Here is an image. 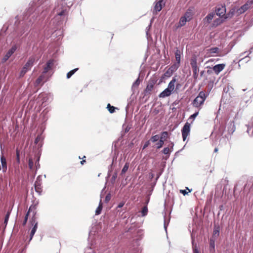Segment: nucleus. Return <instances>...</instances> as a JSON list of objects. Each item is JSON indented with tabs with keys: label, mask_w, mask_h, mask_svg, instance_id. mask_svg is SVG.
<instances>
[{
	"label": "nucleus",
	"mask_w": 253,
	"mask_h": 253,
	"mask_svg": "<svg viewBox=\"0 0 253 253\" xmlns=\"http://www.w3.org/2000/svg\"><path fill=\"white\" fill-rule=\"evenodd\" d=\"M208 94H206L205 91H201L198 96L194 99L192 102L193 106L201 109L203 105L206 98L208 96Z\"/></svg>",
	"instance_id": "obj_1"
},
{
	"label": "nucleus",
	"mask_w": 253,
	"mask_h": 253,
	"mask_svg": "<svg viewBox=\"0 0 253 253\" xmlns=\"http://www.w3.org/2000/svg\"><path fill=\"white\" fill-rule=\"evenodd\" d=\"M36 61V58L35 56H32L30 57L27 62L23 66L22 69L20 73V77H22L29 70H31L32 67L33 66L34 63Z\"/></svg>",
	"instance_id": "obj_2"
},
{
	"label": "nucleus",
	"mask_w": 253,
	"mask_h": 253,
	"mask_svg": "<svg viewBox=\"0 0 253 253\" xmlns=\"http://www.w3.org/2000/svg\"><path fill=\"white\" fill-rule=\"evenodd\" d=\"M36 210H37V205H32L30 207L27 213L26 214V215L25 216L24 219L23 221V223H22L23 226H25L26 224L30 213L32 212V214H33L32 217H34V216L36 217V214H37Z\"/></svg>",
	"instance_id": "obj_3"
},
{
	"label": "nucleus",
	"mask_w": 253,
	"mask_h": 253,
	"mask_svg": "<svg viewBox=\"0 0 253 253\" xmlns=\"http://www.w3.org/2000/svg\"><path fill=\"white\" fill-rule=\"evenodd\" d=\"M30 223L31 224V225L32 226H33V227L31 231L30 234L29 241H30L32 239V238H33V237L38 228V222L37 221V217H35V216L32 217V218L30 219Z\"/></svg>",
	"instance_id": "obj_4"
},
{
	"label": "nucleus",
	"mask_w": 253,
	"mask_h": 253,
	"mask_svg": "<svg viewBox=\"0 0 253 253\" xmlns=\"http://www.w3.org/2000/svg\"><path fill=\"white\" fill-rule=\"evenodd\" d=\"M253 4V0H249L247 1V2L242 5L241 7L238 8L237 10V13L238 14H241L249 9H250L252 5Z\"/></svg>",
	"instance_id": "obj_5"
},
{
	"label": "nucleus",
	"mask_w": 253,
	"mask_h": 253,
	"mask_svg": "<svg viewBox=\"0 0 253 253\" xmlns=\"http://www.w3.org/2000/svg\"><path fill=\"white\" fill-rule=\"evenodd\" d=\"M190 132V124L186 122L181 130L182 136L183 141H185Z\"/></svg>",
	"instance_id": "obj_6"
},
{
	"label": "nucleus",
	"mask_w": 253,
	"mask_h": 253,
	"mask_svg": "<svg viewBox=\"0 0 253 253\" xmlns=\"http://www.w3.org/2000/svg\"><path fill=\"white\" fill-rule=\"evenodd\" d=\"M42 182L41 177L40 176H39L37 178L36 181L35 182L34 186H35V191L39 195H41L42 191Z\"/></svg>",
	"instance_id": "obj_7"
},
{
	"label": "nucleus",
	"mask_w": 253,
	"mask_h": 253,
	"mask_svg": "<svg viewBox=\"0 0 253 253\" xmlns=\"http://www.w3.org/2000/svg\"><path fill=\"white\" fill-rule=\"evenodd\" d=\"M219 52V48L217 47H211L206 50V55L208 57L214 56L215 55H218Z\"/></svg>",
	"instance_id": "obj_8"
},
{
	"label": "nucleus",
	"mask_w": 253,
	"mask_h": 253,
	"mask_svg": "<svg viewBox=\"0 0 253 253\" xmlns=\"http://www.w3.org/2000/svg\"><path fill=\"white\" fill-rule=\"evenodd\" d=\"M155 82L154 81H150L148 82L146 88L144 90L145 95H150L153 89Z\"/></svg>",
	"instance_id": "obj_9"
},
{
	"label": "nucleus",
	"mask_w": 253,
	"mask_h": 253,
	"mask_svg": "<svg viewBox=\"0 0 253 253\" xmlns=\"http://www.w3.org/2000/svg\"><path fill=\"white\" fill-rule=\"evenodd\" d=\"M16 50V46L15 45L13 46L6 53L5 55L4 56L3 58V61H6L8 58L12 55V54Z\"/></svg>",
	"instance_id": "obj_10"
},
{
	"label": "nucleus",
	"mask_w": 253,
	"mask_h": 253,
	"mask_svg": "<svg viewBox=\"0 0 253 253\" xmlns=\"http://www.w3.org/2000/svg\"><path fill=\"white\" fill-rule=\"evenodd\" d=\"M225 67V65L224 64H219L214 66L212 70L216 75H218L224 69Z\"/></svg>",
	"instance_id": "obj_11"
},
{
	"label": "nucleus",
	"mask_w": 253,
	"mask_h": 253,
	"mask_svg": "<svg viewBox=\"0 0 253 253\" xmlns=\"http://www.w3.org/2000/svg\"><path fill=\"white\" fill-rule=\"evenodd\" d=\"M216 14L220 17H222L225 15L226 12V8L224 6H221L216 8L215 9Z\"/></svg>",
	"instance_id": "obj_12"
},
{
	"label": "nucleus",
	"mask_w": 253,
	"mask_h": 253,
	"mask_svg": "<svg viewBox=\"0 0 253 253\" xmlns=\"http://www.w3.org/2000/svg\"><path fill=\"white\" fill-rule=\"evenodd\" d=\"M214 15L215 14L213 12L209 13L203 19V23L204 25H208L209 24H210L213 19Z\"/></svg>",
	"instance_id": "obj_13"
},
{
	"label": "nucleus",
	"mask_w": 253,
	"mask_h": 253,
	"mask_svg": "<svg viewBox=\"0 0 253 253\" xmlns=\"http://www.w3.org/2000/svg\"><path fill=\"white\" fill-rule=\"evenodd\" d=\"M165 5V3L163 2V0H160L156 2L154 6V11L156 12L160 11L163 7V5Z\"/></svg>",
	"instance_id": "obj_14"
},
{
	"label": "nucleus",
	"mask_w": 253,
	"mask_h": 253,
	"mask_svg": "<svg viewBox=\"0 0 253 253\" xmlns=\"http://www.w3.org/2000/svg\"><path fill=\"white\" fill-rule=\"evenodd\" d=\"M53 64V60H49L48 61L46 64V66L44 67L43 69V71L42 72V74H45L48 71H49Z\"/></svg>",
	"instance_id": "obj_15"
},
{
	"label": "nucleus",
	"mask_w": 253,
	"mask_h": 253,
	"mask_svg": "<svg viewBox=\"0 0 253 253\" xmlns=\"http://www.w3.org/2000/svg\"><path fill=\"white\" fill-rule=\"evenodd\" d=\"M0 162L2 170L3 172H5L7 170V162L6 158L4 157L3 154H2L0 156Z\"/></svg>",
	"instance_id": "obj_16"
},
{
	"label": "nucleus",
	"mask_w": 253,
	"mask_h": 253,
	"mask_svg": "<svg viewBox=\"0 0 253 253\" xmlns=\"http://www.w3.org/2000/svg\"><path fill=\"white\" fill-rule=\"evenodd\" d=\"M174 144L173 143L171 142L168 147H165L163 150V153L165 155H169L170 152L172 151L173 149Z\"/></svg>",
	"instance_id": "obj_17"
},
{
	"label": "nucleus",
	"mask_w": 253,
	"mask_h": 253,
	"mask_svg": "<svg viewBox=\"0 0 253 253\" xmlns=\"http://www.w3.org/2000/svg\"><path fill=\"white\" fill-rule=\"evenodd\" d=\"M171 93L172 92L167 88L159 94V96L160 98H165L170 96Z\"/></svg>",
	"instance_id": "obj_18"
},
{
	"label": "nucleus",
	"mask_w": 253,
	"mask_h": 253,
	"mask_svg": "<svg viewBox=\"0 0 253 253\" xmlns=\"http://www.w3.org/2000/svg\"><path fill=\"white\" fill-rule=\"evenodd\" d=\"M176 81V78L175 77H173L172 80L168 84L167 88L170 90V91L171 92H172L174 89L175 84Z\"/></svg>",
	"instance_id": "obj_19"
},
{
	"label": "nucleus",
	"mask_w": 253,
	"mask_h": 253,
	"mask_svg": "<svg viewBox=\"0 0 253 253\" xmlns=\"http://www.w3.org/2000/svg\"><path fill=\"white\" fill-rule=\"evenodd\" d=\"M184 17H185L187 20L190 21L193 18V13L191 10L188 9L184 14Z\"/></svg>",
	"instance_id": "obj_20"
},
{
	"label": "nucleus",
	"mask_w": 253,
	"mask_h": 253,
	"mask_svg": "<svg viewBox=\"0 0 253 253\" xmlns=\"http://www.w3.org/2000/svg\"><path fill=\"white\" fill-rule=\"evenodd\" d=\"M175 60L176 61V63L180 65L181 59V52L180 50H179L178 48L176 49L175 52Z\"/></svg>",
	"instance_id": "obj_21"
},
{
	"label": "nucleus",
	"mask_w": 253,
	"mask_h": 253,
	"mask_svg": "<svg viewBox=\"0 0 253 253\" xmlns=\"http://www.w3.org/2000/svg\"><path fill=\"white\" fill-rule=\"evenodd\" d=\"M187 22H189V21L187 20L186 18L183 16H182L179 20L178 27H181L185 25Z\"/></svg>",
	"instance_id": "obj_22"
},
{
	"label": "nucleus",
	"mask_w": 253,
	"mask_h": 253,
	"mask_svg": "<svg viewBox=\"0 0 253 253\" xmlns=\"http://www.w3.org/2000/svg\"><path fill=\"white\" fill-rule=\"evenodd\" d=\"M102 208H103V204L102 203L101 200H100L99 204V206L95 211V214L96 215L100 214L101 212Z\"/></svg>",
	"instance_id": "obj_23"
},
{
	"label": "nucleus",
	"mask_w": 253,
	"mask_h": 253,
	"mask_svg": "<svg viewBox=\"0 0 253 253\" xmlns=\"http://www.w3.org/2000/svg\"><path fill=\"white\" fill-rule=\"evenodd\" d=\"M190 65L192 68L198 66L197 59L195 56H193L190 59Z\"/></svg>",
	"instance_id": "obj_24"
},
{
	"label": "nucleus",
	"mask_w": 253,
	"mask_h": 253,
	"mask_svg": "<svg viewBox=\"0 0 253 253\" xmlns=\"http://www.w3.org/2000/svg\"><path fill=\"white\" fill-rule=\"evenodd\" d=\"M169 137V133L167 131H163L161 133V136L160 137L161 139L164 141H166Z\"/></svg>",
	"instance_id": "obj_25"
},
{
	"label": "nucleus",
	"mask_w": 253,
	"mask_h": 253,
	"mask_svg": "<svg viewBox=\"0 0 253 253\" xmlns=\"http://www.w3.org/2000/svg\"><path fill=\"white\" fill-rule=\"evenodd\" d=\"M179 66V64L175 63L172 65H171L169 69L170 71H172V72L174 73L177 70Z\"/></svg>",
	"instance_id": "obj_26"
},
{
	"label": "nucleus",
	"mask_w": 253,
	"mask_h": 253,
	"mask_svg": "<svg viewBox=\"0 0 253 253\" xmlns=\"http://www.w3.org/2000/svg\"><path fill=\"white\" fill-rule=\"evenodd\" d=\"M215 241L214 239H211L210 241V250L211 251H214Z\"/></svg>",
	"instance_id": "obj_27"
},
{
	"label": "nucleus",
	"mask_w": 253,
	"mask_h": 253,
	"mask_svg": "<svg viewBox=\"0 0 253 253\" xmlns=\"http://www.w3.org/2000/svg\"><path fill=\"white\" fill-rule=\"evenodd\" d=\"M159 140V141L156 143V148L157 149H159L161 148H162V146L164 145V142H165V141H164L163 140H162L160 138Z\"/></svg>",
	"instance_id": "obj_28"
},
{
	"label": "nucleus",
	"mask_w": 253,
	"mask_h": 253,
	"mask_svg": "<svg viewBox=\"0 0 253 253\" xmlns=\"http://www.w3.org/2000/svg\"><path fill=\"white\" fill-rule=\"evenodd\" d=\"M160 139V136L158 134L152 136L150 139L151 142L153 143H155L158 141Z\"/></svg>",
	"instance_id": "obj_29"
},
{
	"label": "nucleus",
	"mask_w": 253,
	"mask_h": 253,
	"mask_svg": "<svg viewBox=\"0 0 253 253\" xmlns=\"http://www.w3.org/2000/svg\"><path fill=\"white\" fill-rule=\"evenodd\" d=\"M107 108L110 113H113L115 111V109H116L115 107L111 106L110 104H108L107 106Z\"/></svg>",
	"instance_id": "obj_30"
},
{
	"label": "nucleus",
	"mask_w": 253,
	"mask_h": 253,
	"mask_svg": "<svg viewBox=\"0 0 253 253\" xmlns=\"http://www.w3.org/2000/svg\"><path fill=\"white\" fill-rule=\"evenodd\" d=\"M78 70V68H76V69H74L71 71H70V72H69L67 74V79H69L71 77V76L75 74V73Z\"/></svg>",
	"instance_id": "obj_31"
},
{
	"label": "nucleus",
	"mask_w": 253,
	"mask_h": 253,
	"mask_svg": "<svg viewBox=\"0 0 253 253\" xmlns=\"http://www.w3.org/2000/svg\"><path fill=\"white\" fill-rule=\"evenodd\" d=\"M10 214V211H7V212L6 213V214L5 215L4 220V224H5V226H6V225L7 224Z\"/></svg>",
	"instance_id": "obj_32"
},
{
	"label": "nucleus",
	"mask_w": 253,
	"mask_h": 253,
	"mask_svg": "<svg viewBox=\"0 0 253 253\" xmlns=\"http://www.w3.org/2000/svg\"><path fill=\"white\" fill-rule=\"evenodd\" d=\"M219 235V227H217L214 228L213 231V236H218Z\"/></svg>",
	"instance_id": "obj_33"
},
{
	"label": "nucleus",
	"mask_w": 253,
	"mask_h": 253,
	"mask_svg": "<svg viewBox=\"0 0 253 253\" xmlns=\"http://www.w3.org/2000/svg\"><path fill=\"white\" fill-rule=\"evenodd\" d=\"M172 71H170L169 69H168L166 72L164 73V76L166 77H170L173 74Z\"/></svg>",
	"instance_id": "obj_34"
},
{
	"label": "nucleus",
	"mask_w": 253,
	"mask_h": 253,
	"mask_svg": "<svg viewBox=\"0 0 253 253\" xmlns=\"http://www.w3.org/2000/svg\"><path fill=\"white\" fill-rule=\"evenodd\" d=\"M147 213H148V208H147V207L146 206H144L142 209V211H141L142 216H144L146 215Z\"/></svg>",
	"instance_id": "obj_35"
},
{
	"label": "nucleus",
	"mask_w": 253,
	"mask_h": 253,
	"mask_svg": "<svg viewBox=\"0 0 253 253\" xmlns=\"http://www.w3.org/2000/svg\"><path fill=\"white\" fill-rule=\"evenodd\" d=\"M28 166H29V169L31 170L33 169V167H34V162L33 161L32 159H31V158H30L29 159Z\"/></svg>",
	"instance_id": "obj_36"
},
{
	"label": "nucleus",
	"mask_w": 253,
	"mask_h": 253,
	"mask_svg": "<svg viewBox=\"0 0 253 253\" xmlns=\"http://www.w3.org/2000/svg\"><path fill=\"white\" fill-rule=\"evenodd\" d=\"M128 167H129L128 164L127 163H126L124 167H123V168L122 170V171H121L122 174L125 173L126 172V171L128 170Z\"/></svg>",
	"instance_id": "obj_37"
},
{
	"label": "nucleus",
	"mask_w": 253,
	"mask_h": 253,
	"mask_svg": "<svg viewBox=\"0 0 253 253\" xmlns=\"http://www.w3.org/2000/svg\"><path fill=\"white\" fill-rule=\"evenodd\" d=\"M16 161L18 164H19L20 163V152L18 149H17L16 150Z\"/></svg>",
	"instance_id": "obj_38"
},
{
	"label": "nucleus",
	"mask_w": 253,
	"mask_h": 253,
	"mask_svg": "<svg viewBox=\"0 0 253 253\" xmlns=\"http://www.w3.org/2000/svg\"><path fill=\"white\" fill-rule=\"evenodd\" d=\"M186 189L188 190V192H187L186 190H180V192L184 195L187 194L189 192H191V190L189 189L188 187H186Z\"/></svg>",
	"instance_id": "obj_39"
},
{
	"label": "nucleus",
	"mask_w": 253,
	"mask_h": 253,
	"mask_svg": "<svg viewBox=\"0 0 253 253\" xmlns=\"http://www.w3.org/2000/svg\"><path fill=\"white\" fill-rule=\"evenodd\" d=\"M150 140L147 141L143 147V150L146 149L150 144Z\"/></svg>",
	"instance_id": "obj_40"
},
{
	"label": "nucleus",
	"mask_w": 253,
	"mask_h": 253,
	"mask_svg": "<svg viewBox=\"0 0 253 253\" xmlns=\"http://www.w3.org/2000/svg\"><path fill=\"white\" fill-rule=\"evenodd\" d=\"M55 10H56L57 14L59 16L64 15L65 14V10H62L60 12H58L57 10H56V8H55Z\"/></svg>",
	"instance_id": "obj_41"
},
{
	"label": "nucleus",
	"mask_w": 253,
	"mask_h": 253,
	"mask_svg": "<svg viewBox=\"0 0 253 253\" xmlns=\"http://www.w3.org/2000/svg\"><path fill=\"white\" fill-rule=\"evenodd\" d=\"M193 73H199V69L198 66L192 68Z\"/></svg>",
	"instance_id": "obj_42"
},
{
	"label": "nucleus",
	"mask_w": 253,
	"mask_h": 253,
	"mask_svg": "<svg viewBox=\"0 0 253 253\" xmlns=\"http://www.w3.org/2000/svg\"><path fill=\"white\" fill-rule=\"evenodd\" d=\"M198 113H199L198 112L195 113L194 114H193V115H192L190 116L189 119H194L197 116V115H198Z\"/></svg>",
	"instance_id": "obj_43"
},
{
	"label": "nucleus",
	"mask_w": 253,
	"mask_h": 253,
	"mask_svg": "<svg viewBox=\"0 0 253 253\" xmlns=\"http://www.w3.org/2000/svg\"><path fill=\"white\" fill-rule=\"evenodd\" d=\"M125 203V202H120L118 204L117 208H122L124 206Z\"/></svg>",
	"instance_id": "obj_44"
},
{
	"label": "nucleus",
	"mask_w": 253,
	"mask_h": 253,
	"mask_svg": "<svg viewBox=\"0 0 253 253\" xmlns=\"http://www.w3.org/2000/svg\"><path fill=\"white\" fill-rule=\"evenodd\" d=\"M42 81L41 80V77H39L36 80V84H40Z\"/></svg>",
	"instance_id": "obj_45"
},
{
	"label": "nucleus",
	"mask_w": 253,
	"mask_h": 253,
	"mask_svg": "<svg viewBox=\"0 0 253 253\" xmlns=\"http://www.w3.org/2000/svg\"><path fill=\"white\" fill-rule=\"evenodd\" d=\"M198 73H193V76L195 80H196L198 78Z\"/></svg>",
	"instance_id": "obj_46"
},
{
	"label": "nucleus",
	"mask_w": 253,
	"mask_h": 253,
	"mask_svg": "<svg viewBox=\"0 0 253 253\" xmlns=\"http://www.w3.org/2000/svg\"><path fill=\"white\" fill-rule=\"evenodd\" d=\"M110 198H111V197L109 195H107L106 197H105V201L106 202H108V201H110Z\"/></svg>",
	"instance_id": "obj_47"
},
{
	"label": "nucleus",
	"mask_w": 253,
	"mask_h": 253,
	"mask_svg": "<svg viewBox=\"0 0 253 253\" xmlns=\"http://www.w3.org/2000/svg\"><path fill=\"white\" fill-rule=\"evenodd\" d=\"M40 136H38V137H37V138H36V139H35V143L36 144H37V143L39 142V141H40Z\"/></svg>",
	"instance_id": "obj_48"
},
{
	"label": "nucleus",
	"mask_w": 253,
	"mask_h": 253,
	"mask_svg": "<svg viewBox=\"0 0 253 253\" xmlns=\"http://www.w3.org/2000/svg\"><path fill=\"white\" fill-rule=\"evenodd\" d=\"M85 162L86 161L85 160H83L82 161H81L80 163L82 165H83Z\"/></svg>",
	"instance_id": "obj_49"
},
{
	"label": "nucleus",
	"mask_w": 253,
	"mask_h": 253,
	"mask_svg": "<svg viewBox=\"0 0 253 253\" xmlns=\"http://www.w3.org/2000/svg\"><path fill=\"white\" fill-rule=\"evenodd\" d=\"M193 253H199L198 250L197 249H195L193 251Z\"/></svg>",
	"instance_id": "obj_50"
},
{
	"label": "nucleus",
	"mask_w": 253,
	"mask_h": 253,
	"mask_svg": "<svg viewBox=\"0 0 253 253\" xmlns=\"http://www.w3.org/2000/svg\"><path fill=\"white\" fill-rule=\"evenodd\" d=\"M38 162L36 163V167L38 168V167H40V165L39 164V159L37 160Z\"/></svg>",
	"instance_id": "obj_51"
},
{
	"label": "nucleus",
	"mask_w": 253,
	"mask_h": 253,
	"mask_svg": "<svg viewBox=\"0 0 253 253\" xmlns=\"http://www.w3.org/2000/svg\"><path fill=\"white\" fill-rule=\"evenodd\" d=\"M39 77H41V80L43 81V78H44V76L43 75L40 76Z\"/></svg>",
	"instance_id": "obj_52"
},
{
	"label": "nucleus",
	"mask_w": 253,
	"mask_h": 253,
	"mask_svg": "<svg viewBox=\"0 0 253 253\" xmlns=\"http://www.w3.org/2000/svg\"><path fill=\"white\" fill-rule=\"evenodd\" d=\"M218 151V148H215L214 150V152H217Z\"/></svg>",
	"instance_id": "obj_53"
},
{
	"label": "nucleus",
	"mask_w": 253,
	"mask_h": 253,
	"mask_svg": "<svg viewBox=\"0 0 253 253\" xmlns=\"http://www.w3.org/2000/svg\"><path fill=\"white\" fill-rule=\"evenodd\" d=\"M136 84H139V81H138V79L136 81L135 83Z\"/></svg>",
	"instance_id": "obj_54"
},
{
	"label": "nucleus",
	"mask_w": 253,
	"mask_h": 253,
	"mask_svg": "<svg viewBox=\"0 0 253 253\" xmlns=\"http://www.w3.org/2000/svg\"><path fill=\"white\" fill-rule=\"evenodd\" d=\"M86 158V157L85 156H84L83 158H82V159L83 160H84V159H85Z\"/></svg>",
	"instance_id": "obj_55"
},
{
	"label": "nucleus",
	"mask_w": 253,
	"mask_h": 253,
	"mask_svg": "<svg viewBox=\"0 0 253 253\" xmlns=\"http://www.w3.org/2000/svg\"><path fill=\"white\" fill-rule=\"evenodd\" d=\"M79 158L80 159H82V158H81L80 156H79Z\"/></svg>",
	"instance_id": "obj_56"
},
{
	"label": "nucleus",
	"mask_w": 253,
	"mask_h": 253,
	"mask_svg": "<svg viewBox=\"0 0 253 253\" xmlns=\"http://www.w3.org/2000/svg\"><path fill=\"white\" fill-rule=\"evenodd\" d=\"M224 18H228V17L226 16Z\"/></svg>",
	"instance_id": "obj_57"
}]
</instances>
